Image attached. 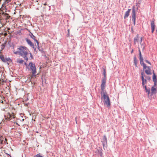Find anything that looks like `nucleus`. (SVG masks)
I'll return each mask as SVG.
<instances>
[{
  "instance_id": "obj_30",
  "label": "nucleus",
  "mask_w": 157,
  "mask_h": 157,
  "mask_svg": "<svg viewBox=\"0 0 157 157\" xmlns=\"http://www.w3.org/2000/svg\"><path fill=\"white\" fill-rule=\"evenodd\" d=\"M133 50H132V51H131V53H133Z\"/></svg>"
},
{
  "instance_id": "obj_24",
  "label": "nucleus",
  "mask_w": 157,
  "mask_h": 157,
  "mask_svg": "<svg viewBox=\"0 0 157 157\" xmlns=\"http://www.w3.org/2000/svg\"><path fill=\"white\" fill-rule=\"evenodd\" d=\"M11 0H6L5 1V2L4 3H5V4L7 3H8L9 2H10V1H11Z\"/></svg>"
},
{
  "instance_id": "obj_23",
  "label": "nucleus",
  "mask_w": 157,
  "mask_h": 157,
  "mask_svg": "<svg viewBox=\"0 0 157 157\" xmlns=\"http://www.w3.org/2000/svg\"><path fill=\"white\" fill-rule=\"evenodd\" d=\"M138 37H137L136 38H135L134 39V42L135 44H136V42H137L138 40Z\"/></svg>"
},
{
  "instance_id": "obj_6",
  "label": "nucleus",
  "mask_w": 157,
  "mask_h": 157,
  "mask_svg": "<svg viewBox=\"0 0 157 157\" xmlns=\"http://www.w3.org/2000/svg\"><path fill=\"white\" fill-rule=\"evenodd\" d=\"M132 20L133 22L134 25H135L136 21V12L134 8L132 9Z\"/></svg>"
},
{
  "instance_id": "obj_20",
  "label": "nucleus",
  "mask_w": 157,
  "mask_h": 157,
  "mask_svg": "<svg viewBox=\"0 0 157 157\" xmlns=\"http://www.w3.org/2000/svg\"><path fill=\"white\" fill-rule=\"evenodd\" d=\"M0 58L4 62H6V60L4 58L3 56H0Z\"/></svg>"
},
{
  "instance_id": "obj_8",
  "label": "nucleus",
  "mask_w": 157,
  "mask_h": 157,
  "mask_svg": "<svg viewBox=\"0 0 157 157\" xmlns=\"http://www.w3.org/2000/svg\"><path fill=\"white\" fill-rule=\"evenodd\" d=\"M145 69V73L147 75H151V70L150 67H146Z\"/></svg>"
},
{
  "instance_id": "obj_17",
  "label": "nucleus",
  "mask_w": 157,
  "mask_h": 157,
  "mask_svg": "<svg viewBox=\"0 0 157 157\" xmlns=\"http://www.w3.org/2000/svg\"><path fill=\"white\" fill-rule=\"evenodd\" d=\"M145 89V91L146 93H147L148 96H149L150 94V89L149 88L147 89V88L146 86H145L144 87Z\"/></svg>"
},
{
  "instance_id": "obj_9",
  "label": "nucleus",
  "mask_w": 157,
  "mask_h": 157,
  "mask_svg": "<svg viewBox=\"0 0 157 157\" xmlns=\"http://www.w3.org/2000/svg\"><path fill=\"white\" fill-rule=\"evenodd\" d=\"M153 80L154 82V85L156 86L157 84V78L156 77L155 75V74L153 73Z\"/></svg>"
},
{
  "instance_id": "obj_3",
  "label": "nucleus",
  "mask_w": 157,
  "mask_h": 157,
  "mask_svg": "<svg viewBox=\"0 0 157 157\" xmlns=\"http://www.w3.org/2000/svg\"><path fill=\"white\" fill-rule=\"evenodd\" d=\"M28 66L29 67V68H28L29 70H31L32 71L33 75V76L35 75L36 73V68L35 64L32 62H30L29 63Z\"/></svg>"
},
{
  "instance_id": "obj_2",
  "label": "nucleus",
  "mask_w": 157,
  "mask_h": 157,
  "mask_svg": "<svg viewBox=\"0 0 157 157\" xmlns=\"http://www.w3.org/2000/svg\"><path fill=\"white\" fill-rule=\"evenodd\" d=\"M101 98L103 100L104 105L106 107L109 109L111 106V103L107 93L105 92L102 93L101 92Z\"/></svg>"
},
{
  "instance_id": "obj_13",
  "label": "nucleus",
  "mask_w": 157,
  "mask_h": 157,
  "mask_svg": "<svg viewBox=\"0 0 157 157\" xmlns=\"http://www.w3.org/2000/svg\"><path fill=\"white\" fill-rule=\"evenodd\" d=\"M107 139L105 136H104L103 138V144L104 146L105 144H107Z\"/></svg>"
},
{
  "instance_id": "obj_32",
  "label": "nucleus",
  "mask_w": 157,
  "mask_h": 157,
  "mask_svg": "<svg viewBox=\"0 0 157 157\" xmlns=\"http://www.w3.org/2000/svg\"><path fill=\"white\" fill-rule=\"evenodd\" d=\"M25 64L26 66H27V64H26V63H25Z\"/></svg>"
},
{
  "instance_id": "obj_25",
  "label": "nucleus",
  "mask_w": 157,
  "mask_h": 157,
  "mask_svg": "<svg viewBox=\"0 0 157 157\" xmlns=\"http://www.w3.org/2000/svg\"><path fill=\"white\" fill-rule=\"evenodd\" d=\"M36 157H44L42 156H41L40 154H37L35 156Z\"/></svg>"
},
{
  "instance_id": "obj_15",
  "label": "nucleus",
  "mask_w": 157,
  "mask_h": 157,
  "mask_svg": "<svg viewBox=\"0 0 157 157\" xmlns=\"http://www.w3.org/2000/svg\"><path fill=\"white\" fill-rule=\"evenodd\" d=\"M105 84L101 83V92H102V93L105 92H104V90L105 89Z\"/></svg>"
},
{
  "instance_id": "obj_19",
  "label": "nucleus",
  "mask_w": 157,
  "mask_h": 157,
  "mask_svg": "<svg viewBox=\"0 0 157 157\" xmlns=\"http://www.w3.org/2000/svg\"><path fill=\"white\" fill-rule=\"evenodd\" d=\"M106 78H104L102 81V83L105 84V85L106 83Z\"/></svg>"
},
{
  "instance_id": "obj_26",
  "label": "nucleus",
  "mask_w": 157,
  "mask_h": 157,
  "mask_svg": "<svg viewBox=\"0 0 157 157\" xmlns=\"http://www.w3.org/2000/svg\"><path fill=\"white\" fill-rule=\"evenodd\" d=\"M145 61L147 63H148L149 65H151V63L149 61H148L147 60H145Z\"/></svg>"
},
{
  "instance_id": "obj_27",
  "label": "nucleus",
  "mask_w": 157,
  "mask_h": 157,
  "mask_svg": "<svg viewBox=\"0 0 157 157\" xmlns=\"http://www.w3.org/2000/svg\"><path fill=\"white\" fill-rule=\"evenodd\" d=\"M67 31H68V36H69L70 35V30L69 29H68L67 30Z\"/></svg>"
},
{
  "instance_id": "obj_18",
  "label": "nucleus",
  "mask_w": 157,
  "mask_h": 157,
  "mask_svg": "<svg viewBox=\"0 0 157 157\" xmlns=\"http://www.w3.org/2000/svg\"><path fill=\"white\" fill-rule=\"evenodd\" d=\"M134 63L136 67H137V60L135 56L134 57Z\"/></svg>"
},
{
  "instance_id": "obj_12",
  "label": "nucleus",
  "mask_w": 157,
  "mask_h": 157,
  "mask_svg": "<svg viewBox=\"0 0 157 157\" xmlns=\"http://www.w3.org/2000/svg\"><path fill=\"white\" fill-rule=\"evenodd\" d=\"M131 10V9H128V10L125 12L124 17V19L128 17L129 15V13L130 12Z\"/></svg>"
},
{
  "instance_id": "obj_5",
  "label": "nucleus",
  "mask_w": 157,
  "mask_h": 157,
  "mask_svg": "<svg viewBox=\"0 0 157 157\" xmlns=\"http://www.w3.org/2000/svg\"><path fill=\"white\" fill-rule=\"evenodd\" d=\"M6 119L8 120H11L12 118H14V115L13 113L10 114V113H7L6 115L4 116Z\"/></svg>"
},
{
  "instance_id": "obj_7",
  "label": "nucleus",
  "mask_w": 157,
  "mask_h": 157,
  "mask_svg": "<svg viewBox=\"0 0 157 157\" xmlns=\"http://www.w3.org/2000/svg\"><path fill=\"white\" fill-rule=\"evenodd\" d=\"M141 79L142 80V84L143 87H144L146 86L145 85V83H146V80L144 79V73L143 72L141 73Z\"/></svg>"
},
{
  "instance_id": "obj_10",
  "label": "nucleus",
  "mask_w": 157,
  "mask_h": 157,
  "mask_svg": "<svg viewBox=\"0 0 157 157\" xmlns=\"http://www.w3.org/2000/svg\"><path fill=\"white\" fill-rule=\"evenodd\" d=\"M155 86H152L151 88V95H152L154 94H155L156 93V88L154 87Z\"/></svg>"
},
{
  "instance_id": "obj_4",
  "label": "nucleus",
  "mask_w": 157,
  "mask_h": 157,
  "mask_svg": "<svg viewBox=\"0 0 157 157\" xmlns=\"http://www.w3.org/2000/svg\"><path fill=\"white\" fill-rule=\"evenodd\" d=\"M139 54L140 56V63L141 65H142L143 67V69L146 68V66L144 62V60L142 56L141 55V52L139 48Z\"/></svg>"
},
{
  "instance_id": "obj_34",
  "label": "nucleus",
  "mask_w": 157,
  "mask_h": 157,
  "mask_svg": "<svg viewBox=\"0 0 157 157\" xmlns=\"http://www.w3.org/2000/svg\"><path fill=\"white\" fill-rule=\"evenodd\" d=\"M0 143L2 144V141H1Z\"/></svg>"
},
{
  "instance_id": "obj_21",
  "label": "nucleus",
  "mask_w": 157,
  "mask_h": 157,
  "mask_svg": "<svg viewBox=\"0 0 157 157\" xmlns=\"http://www.w3.org/2000/svg\"><path fill=\"white\" fill-rule=\"evenodd\" d=\"M23 62V60L22 59H18L17 60V62L19 63H22Z\"/></svg>"
},
{
  "instance_id": "obj_29",
  "label": "nucleus",
  "mask_w": 157,
  "mask_h": 157,
  "mask_svg": "<svg viewBox=\"0 0 157 157\" xmlns=\"http://www.w3.org/2000/svg\"><path fill=\"white\" fill-rule=\"evenodd\" d=\"M142 37H141L140 38V44L141 43V41H142Z\"/></svg>"
},
{
  "instance_id": "obj_35",
  "label": "nucleus",
  "mask_w": 157,
  "mask_h": 157,
  "mask_svg": "<svg viewBox=\"0 0 157 157\" xmlns=\"http://www.w3.org/2000/svg\"><path fill=\"white\" fill-rule=\"evenodd\" d=\"M24 120V119H22V121H23Z\"/></svg>"
},
{
  "instance_id": "obj_11",
  "label": "nucleus",
  "mask_w": 157,
  "mask_h": 157,
  "mask_svg": "<svg viewBox=\"0 0 157 157\" xmlns=\"http://www.w3.org/2000/svg\"><path fill=\"white\" fill-rule=\"evenodd\" d=\"M151 27L152 30L151 32L153 33L155 29V25L154 21H152L151 23Z\"/></svg>"
},
{
  "instance_id": "obj_33",
  "label": "nucleus",
  "mask_w": 157,
  "mask_h": 157,
  "mask_svg": "<svg viewBox=\"0 0 157 157\" xmlns=\"http://www.w3.org/2000/svg\"><path fill=\"white\" fill-rule=\"evenodd\" d=\"M46 5V3L44 4V5Z\"/></svg>"
},
{
  "instance_id": "obj_22",
  "label": "nucleus",
  "mask_w": 157,
  "mask_h": 157,
  "mask_svg": "<svg viewBox=\"0 0 157 157\" xmlns=\"http://www.w3.org/2000/svg\"><path fill=\"white\" fill-rule=\"evenodd\" d=\"M103 75L104 76V78H106V70L105 68H103Z\"/></svg>"
},
{
  "instance_id": "obj_1",
  "label": "nucleus",
  "mask_w": 157,
  "mask_h": 157,
  "mask_svg": "<svg viewBox=\"0 0 157 157\" xmlns=\"http://www.w3.org/2000/svg\"><path fill=\"white\" fill-rule=\"evenodd\" d=\"M18 49L19 50V53L21 56L23 57L24 59L26 60V61L28 60L27 56L28 54L30 55V59H33L31 53L29 52H28V49L26 47L20 46L18 48Z\"/></svg>"
},
{
  "instance_id": "obj_14",
  "label": "nucleus",
  "mask_w": 157,
  "mask_h": 157,
  "mask_svg": "<svg viewBox=\"0 0 157 157\" xmlns=\"http://www.w3.org/2000/svg\"><path fill=\"white\" fill-rule=\"evenodd\" d=\"M26 41L28 43V44H29L31 46L33 47V48H34V45L33 44V43L31 41L28 39H26Z\"/></svg>"
},
{
  "instance_id": "obj_31",
  "label": "nucleus",
  "mask_w": 157,
  "mask_h": 157,
  "mask_svg": "<svg viewBox=\"0 0 157 157\" xmlns=\"http://www.w3.org/2000/svg\"><path fill=\"white\" fill-rule=\"evenodd\" d=\"M76 117L75 118V121H76V123H77V120H76Z\"/></svg>"
},
{
  "instance_id": "obj_16",
  "label": "nucleus",
  "mask_w": 157,
  "mask_h": 157,
  "mask_svg": "<svg viewBox=\"0 0 157 157\" xmlns=\"http://www.w3.org/2000/svg\"><path fill=\"white\" fill-rule=\"evenodd\" d=\"M31 37L32 39H33L37 43V46L38 48L39 47V42H38V41L35 39V36L33 35V34H32Z\"/></svg>"
},
{
  "instance_id": "obj_28",
  "label": "nucleus",
  "mask_w": 157,
  "mask_h": 157,
  "mask_svg": "<svg viewBox=\"0 0 157 157\" xmlns=\"http://www.w3.org/2000/svg\"><path fill=\"white\" fill-rule=\"evenodd\" d=\"M18 53H19V51H16L14 52V53L16 54H17Z\"/></svg>"
}]
</instances>
